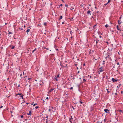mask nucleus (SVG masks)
Masks as SVG:
<instances>
[{"label": "nucleus", "mask_w": 123, "mask_h": 123, "mask_svg": "<svg viewBox=\"0 0 123 123\" xmlns=\"http://www.w3.org/2000/svg\"><path fill=\"white\" fill-rule=\"evenodd\" d=\"M64 22H62V24H64Z\"/></svg>", "instance_id": "c03bdc74"}, {"label": "nucleus", "mask_w": 123, "mask_h": 123, "mask_svg": "<svg viewBox=\"0 0 123 123\" xmlns=\"http://www.w3.org/2000/svg\"><path fill=\"white\" fill-rule=\"evenodd\" d=\"M30 29H28L26 31V32L28 33L30 31Z\"/></svg>", "instance_id": "0eeeda50"}, {"label": "nucleus", "mask_w": 123, "mask_h": 123, "mask_svg": "<svg viewBox=\"0 0 123 123\" xmlns=\"http://www.w3.org/2000/svg\"><path fill=\"white\" fill-rule=\"evenodd\" d=\"M3 107L2 106H1V107H0V108H2Z\"/></svg>", "instance_id": "2f4dec72"}, {"label": "nucleus", "mask_w": 123, "mask_h": 123, "mask_svg": "<svg viewBox=\"0 0 123 123\" xmlns=\"http://www.w3.org/2000/svg\"><path fill=\"white\" fill-rule=\"evenodd\" d=\"M105 26V27H106L107 28V27H108V25H106Z\"/></svg>", "instance_id": "2eb2a0df"}, {"label": "nucleus", "mask_w": 123, "mask_h": 123, "mask_svg": "<svg viewBox=\"0 0 123 123\" xmlns=\"http://www.w3.org/2000/svg\"><path fill=\"white\" fill-rule=\"evenodd\" d=\"M85 64H83V65L84 66H85Z\"/></svg>", "instance_id": "864d4df0"}, {"label": "nucleus", "mask_w": 123, "mask_h": 123, "mask_svg": "<svg viewBox=\"0 0 123 123\" xmlns=\"http://www.w3.org/2000/svg\"><path fill=\"white\" fill-rule=\"evenodd\" d=\"M17 95H21V94H20V93H18V94Z\"/></svg>", "instance_id": "c85d7f7f"}, {"label": "nucleus", "mask_w": 123, "mask_h": 123, "mask_svg": "<svg viewBox=\"0 0 123 123\" xmlns=\"http://www.w3.org/2000/svg\"><path fill=\"white\" fill-rule=\"evenodd\" d=\"M72 108H73L74 109V108H73V107H72Z\"/></svg>", "instance_id": "5fc2aeb1"}, {"label": "nucleus", "mask_w": 123, "mask_h": 123, "mask_svg": "<svg viewBox=\"0 0 123 123\" xmlns=\"http://www.w3.org/2000/svg\"><path fill=\"white\" fill-rule=\"evenodd\" d=\"M91 11H87V13L88 14H90V15H91V14L90 13Z\"/></svg>", "instance_id": "20e7f679"}, {"label": "nucleus", "mask_w": 123, "mask_h": 123, "mask_svg": "<svg viewBox=\"0 0 123 123\" xmlns=\"http://www.w3.org/2000/svg\"><path fill=\"white\" fill-rule=\"evenodd\" d=\"M72 19L73 18L71 19V20H72Z\"/></svg>", "instance_id": "338daca9"}, {"label": "nucleus", "mask_w": 123, "mask_h": 123, "mask_svg": "<svg viewBox=\"0 0 123 123\" xmlns=\"http://www.w3.org/2000/svg\"><path fill=\"white\" fill-rule=\"evenodd\" d=\"M106 90H107V92L109 93V91H108V90H108V89H106Z\"/></svg>", "instance_id": "412c9836"}, {"label": "nucleus", "mask_w": 123, "mask_h": 123, "mask_svg": "<svg viewBox=\"0 0 123 123\" xmlns=\"http://www.w3.org/2000/svg\"><path fill=\"white\" fill-rule=\"evenodd\" d=\"M8 36L10 37H11V35H10V34H9L8 35Z\"/></svg>", "instance_id": "72a5a7b5"}, {"label": "nucleus", "mask_w": 123, "mask_h": 123, "mask_svg": "<svg viewBox=\"0 0 123 123\" xmlns=\"http://www.w3.org/2000/svg\"><path fill=\"white\" fill-rule=\"evenodd\" d=\"M72 8H71L70 9L71 10H72L73 9H74V8L72 7Z\"/></svg>", "instance_id": "c756f323"}, {"label": "nucleus", "mask_w": 123, "mask_h": 123, "mask_svg": "<svg viewBox=\"0 0 123 123\" xmlns=\"http://www.w3.org/2000/svg\"><path fill=\"white\" fill-rule=\"evenodd\" d=\"M23 117V116L22 115L21 116V117L22 118Z\"/></svg>", "instance_id": "37998d69"}, {"label": "nucleus", "mask_w": 123, "mask_h": 123, "mask_svg": "<svg viewBox=\"0 0 123 123\" xmlns=\"http://www.w3.org/2000/svg\"><path fill=\"white\" fill-rule=\"evenodd\" d=\"M117 65H119V62H117Z\"/></svg>", "instance_id": "f704fd0d"}, {"label": "nucleus", "mask_w": 123, "mask_h": 123, "mask_svg": "<svg viewBox=\"0 0 123 123\" xmlns=\"http://www.w3.org/2000/svg\"><path fill=\"white\" fill-rule=\"evenodd\" d=\"M35 51V50H34H34H33V51Z\"/></svg>", "instance_id": "4d7b16f0"}, {"label": "nucleus", "mask_w": 123, "mask_h": 123, "mask_svg": "<svg viewBox=\"0 0 123 123\" xmlns=\"http://www.w3.org/2000/svg\"><path fill=\"white\" fill-rule=\"evenodd\" d=\"M31 111H29V113L28 114V115H30L31 114Z\"/></svg>", "instance_id": "9d476101"}, {"label": "nucleus", "mask_w": 123, "mask_h": 123, "mask_svg": "<svg viewBox=\"0 0 123 123\" xmlns=\"http://www.w3.org/2000/svg\"><path fill=\"white\" fill-rule=\"evenodd\" d=\"M54 89H51L49 91V92H51Z\"/></svg>", "instance_id": "6e6552de"}, {"label": "nucleus", "mask_w": 123, "mask_h": 123, "mask_svg": "<svg viewBox=\"0 0 123 123\" xmlns=\"http://www.w3.org/2000/svg\"><path fill=\"white\" fill-rule=\"evenodd\" d=\"M96 26V25H94V27H93V28H95Z\"/></svg>", "instance_id": "cd10ccee"}, {"label": "nucleus", "mask_w": 123, "mask_h": 123, "mask_svg": "<svg viewBox=\"0 0 123 123\" xmlns=\"http://www.w3.org/2000/svg\"><path fill=\"white\" fill-rule=\"evenodd\" d=\"M115 94H116H116H117V93H116Z\"/></svg>", "instance_id": "69168bd1"}, {"label": "nucleus", "mask_w": 123, "mask_h": 123, "mask_svg": "<svg viewBox=\"0 0 123 123\" xmlns=\"http://www.w3.org/2000/svg\"><path fill=\"white\" fill-rule=\"evenodd\" d=\"M47 49L48 50L49 49Z\"/></svg>", "instance_id": "774afa93"}, {"label": "nucleus", "mask_w": 123, "mask_h": 123, "mask_svg": "<svg viewBox=\"0 0 123 123\" xmlns=\"http://www.w3.org/2000/svg\"><path fill=\"white\" fill-rule=\"evenodd\" d=\"M72 119V116L71 117V118H70L69 119H70V121L71 122H72L71 121V119Z\"/></svg>", "instance_id": "ddd939ff"}, {"label": "nucleus", "mask_w": 123, "mask_h": 123, "mask_svg": "<svg viewBox=\"0 0 123 123\" xmlns=\"http://www.w3.org/2000/svg\"><path fill=\"white\" fill-rule=\"evenodd\" d=\"M108 4H107V3H106V4H105V6L106 5H107Z\"/></svg>", "instance_id": "79ce46f5"}, {"label": "nucleus", "mask_w": 123, "mask_h": 123, "mask_svg": "<svg viewBox=\"0 0 123 123\" xmlns=\"http://www.w3.org/2000/svg\"><path fill=\"white\" fill-rule=\"evenodd\" d=\"M23 95H21V98H22V99H23Z\"/></svg>", "instance_id": "f3484780"}, {"label": "nucleus", "mask_w": 123, "mask_h": 123, "mask_svg": "<svg viewBox=\"0 0 123 123\" xmlns=\"http://www.w3.org/2000/svg\"><path fill=\"white\" fill-rule=\"evenodd\" d=\"M46 99H48V97H47L46 98Z\"/></svg>", "instance_id": "58836bf2"}, {"label": "nucleus", "mask_w": 123, "mask_h": 123, "mask_svg": "<svg viewBox=\"0 0 123 123\" xmlns=\"http://www.w3.org/2000/svg\"><path fill=\"white\" fill-rule=\"evenodd\" d=\"M46 118H48V117L47 116H46Z\"/></svg>", "instance_id": "ea45409f"}, {"label": "nucleus", "mask_w": 123, "mask_h": 123, "mask_svg": "<svg viewBox=\"0 0 123 123\" xmlns=\"http://www.w3.org/2000/svg\"><path fill=\"white\" fill-rule=\"evenodd\" d=\"M79 72H80V71H78V73H79Z\"/></svg>", "instance_id": "a18cd8bd"}, {"label": "nucleus", "mask_w": 123, "mask_h": 123, "mask_svg": "<svg viewBox=\"0 0 123 123\" xmlns=\"http://www.w3.org/2000/svg\"><path fill=\"white\" fill-rule=\"evenodd\" d=\"M35 51V50H34H34H33V51Z\"/></svg>", "instance_id": "6e6d98bb"}, {"label": "nucleus", "mask_w": 123, "mask_h": 123, "mask_svg": "<svg viewBox=\"0 0 123 123\" xmlns=\"http://www.w3.org/2000/svg\"><path fill=\"white\" fill-rule=\"evenodd\" d=\"M14 47H15L14 46H13L11 48L12 49H13L14 48Z\"/></svg>", "instance_id": "a211bd4d"}, {"label": "nucleus", "mask_w": 123, "mask_h": 123, "mask_svg": "<svg viewBox=\"0 0 123 123\" xmlns=\"http://www.w3.org/2000/svg\"><path fill=\"white\" fill-rule=\"evenodd\" d=\"M59 77V75H57V77H57V78H58Z\"/></svg>", "instance_id": "4be33fe9"}, {"label": "nucleus", "mask_w": 123, "mask_h": 123, "mask_svg": "<svg viewBox=\"0 0 123 123\" xmlns=\"http://www.w3.org/2000/svg\"><path fill=\"white\" fill-rule=\"evenodd\" d=\"M38 107H38V106H36L35 107V108H36V109H37L38 108Z\"/></svg>", "instance_id": "6ab92c4d"}, {"label": "nucleus", "mask_w": 123, "mask_h": 123, "mask_svg": "<svg viewBox=\"0 0 123 123\" xmlns=\"http://www.w3.org/2000/svg\"><path fill=\"white\" fill-rule=\"evenodd\" d=\"M121 16H122L121 15V17L119 18L120 19H121Z\"/></svg>", "instance_id": "4c0bfd02"}, {"label": "nucleus", "mask_w": 123, "mask_h": 123, "mask_svg": "<svg viewBox=\"0 0 123 123\" xmlns=\"http://www.w3.org/2000/svg\"><path fill=\"white\" fill-rule=\"evenodd\" d=\"M80 103L81 104H82V102L80 101Z\"/></svg>", "instance_id": "c9c22d12"}, {"label": "nucleus", "mask_w": 123, "mask_h": 123, "mask_svg": "<svg viewBox=\"0 0 123 123\" xmlns=\"http://www.w3.org/2000/svg\"><path fill=\"white\" fill-rule=\"evenodd\" d=\"M62 18V16H61L60 17V18L59 19H61Z\"/></svg>", "instance_id": "f8f14e48"}, {"label": "nucleus", "mask_w": 123, "mask_h": 123, "mask_svg": "<svg viewBox=\"0 0 123 123\" xmlns=\"http://www.w3.org/2000/svg\"><path fill=\"white\" fill-rule=\"evenodd\" d=\"M34 52V51H32V53H33V52Z\"/></svg>", "instance_id": "e2e57ef3"}, {"label": "nucleus", "mask_w": 123, "mask_h": 123, "mask_svg": "<svg viewBox=\"0 0 123 123\" xmlns=\"http://www.w3.org/2000/svg\"><path fill=\"white\" fill-rule=\"evenodd\" d=\"M98 43V42L97 41L96 42V43Z\"/></svg>", "instance_id": "0e129e2a"}, {"label": "nucleus", "mask_w": 123, "mask_h": 123, "mask_svg": "<svg viewBox=\"0 0 123 123\" xmlns=\"http://www.w3.org/2000/svg\"><path fill=\"white\" fill-rule=\"evenodd\" d=\"M11 113H12V111H11Z\"/></svg>", "instance_id": "8fccbe9b"}, {"label": "nucleus", "mask_w": 123, "mask_h": 123, "mask_svg": "<svg viewBox=\"0 0 123 123\" xmlns=\"http://www.w3.org/2000/svg\"><path fill=\"white\" fill-rule=\"evenodd\" d=\"M36 49H34V50L35 51L36 50Z\"/></svg>", "instance_id": "603ef678"}, {"label": "nucleus", "mask_w": 123, "mask_h": 123, "mask_svg": "<svg viewBox=\"0 0 123 123\" xmlns=\"http://www.w3.org/2000/svg\"><path fill=\"white\" fill-rule=\"evenodd\" d=\"M117 29L119 31H121V30H120V29H119V28H118V25H117Z\"/></svg>", "instance_id": "1a4fd4ad"}, {"label": "nucleus", "mask_w": 123, "mask_h": 123, "mask_svg": "<svg viewBox=\"0 0 123 123\" xmlns=\"http://www.w3.org/2000/svg\"><path fill=\"white\" fill-rule=\"evenodd\" d=\"M83 80L84 81H86V80H85V79H84Z\"/></svg>", "instance_id": "e433bc0d"}, {"label": "nucleus", "mask_w": 123, "mask_h": 123, "mask_svg": "<svg viewBox=\"0 0 123 123\" xmlns=\"http://www.w3.org/2000/svg\"><path fill=\"white\" fill-rule=\"evenodd\" d=\"M23 74H24V72H23Z\"/></svg>", "instance_id": "bf43d9fd"}, {"label": "nucleus", "mask_w": 123, "mask_h": 123, "mask_svg": "<svg viewBox=\"0 0 123 123\" xmlns=\"http://www.w3.org/2000/svg\"><path fill=\"white\" fill-rule=\"evenodd\" d=\"M110 0H109L107 2V4H108V3L110 2Z\"/></svg>", "instance_id": "b1692460"}, {"label": "nucleus", "mask_w": 123, "mask_h": 123, "mask_svg": "<svg viewBox=\"0 0 123 123\" xmlns=\"http://www.w3.org/2000/svg\"><path fill=\"white\" fill-rule=\"evenodd\" d=\"M112 80L113 82H115L117 81L118 80H116L114 78H113L112 79Z\"/></svg>", "instance_id": "7ed1b4c3"}, {"label": "nucleus", "mask_w": 123, "mask_h": 123, "mask_svg": "<svg viewBox=\"0 0 123 123\" xmlns=\"http://www.w3.org/2000/svg\"><path fill=\"white\" fill-rule=\"evenodd\" d=\"M52 109H53L54 108H55V107H52Z\"/></svg>", "instance_id": "a19ab883"}, {"label": "nucleus", "mask_w": 123, "mask_h": 123, "mask_svg": "<svg viewBox=\"0 0 123 123\" xmlns=\"http://www.w3.org/2000/svg\"><path fill=\"white\" fill-rule=\"evenodd\" d=\"M55 80H56V81H57V79L56 78V77L54 79Z\"/></svg>", "instance_id": "dca6fc26"}, {"label": "nucleus", "mask_w": 123, "mask_h": 123, "mask_svg": "<svg viewBox=\"0 0 123 123\" xmlns=\"http://www.w3.org/2000/svg\"><path fill=\"white\" fill-rule=\"evenodd\" d=\"M70 38H71V39H72V37H71Z\"/></svg>", "instance_id": "3c124183"}, {"label": "nucleus", "mask_w": 123, "mask_h": 123, "mask_svg": "<svg viewBox=\"0 0 123 123\" xmlns=\"http://www.w3.org/2000/svg\"><path fill=\"white\" fill-rule=\"evenodd\" d=\"M120 20H118V24H121V22H120Z\"/></svg>", "instance_id": "9b49d317"}, {"label": "nucleus", "mask_w": 123, "mask_h": 123, "mask_svg": "<svg viewBox=\"0 0 123 123\" xmlns=\"http://www.w3.org/2000/svg\"><path fill=\"white\" fill-rule=\"evenodd\" d=\"M121 93H123V91H122L121 92Z\"/></svg>", "instance_id": "09e8293b"}, {"label": "nucleus", "mask_w": 123, "mask_h": 123, "mask_svg": "<svg viewBox=\"0 0 123 123\" xmlns=\"http://www.w3.org/2000/svg\"><path fill=\"white\" fill-rule=\"evenodd\" d=\"M49 111L50 112L51 111H53V112H54V111L52 109H49Z\"/></svg>", "instance_id": "423d86ee"}, {"label": "nucleus", "mask_w": 123, "mask_h": 123, "mask_svg": "<svg viewBox=\"0 0 123 123\" xmlns=\"http://www.w3.org/2000/svg\"><path fill=\"white\" fill-rule=\"evenodd\" d=\"M96 57H94L93 58V59H94V60L95 59V58H96Z\"/></svg>", "instance_id": "bb28decb"}, {"label": "nucleus", "mask_w": 123, "mask_h": 123, "mask_svg": "<svg viewBox=\"0 0 123 123\" xmlns=\"http://www.w3.org/2000/svg\"><path fill=\"white\" fill-rule=\"evenodd\" d=\"M103 67H101L100 68H99L98 72H103Z\"/></svg>", "instance_id": "f03ea898"}, {"label": "nucleus", "mask_w": 123, "mask_h": 123, "mask_svg": "<svg viewBox=\"0 0 123 123\" xmlns=\"http://www.w3.org/2000/svg\"><path fill=\"white\" fill-rule=\"evenodd\" d=\"M100 59V57L99 56H97L96 57V58L95 59V60H94V61L95 62L98 61Z\"/></svg>", "instance_id": "f257e3e1"}, {"label": "nucleus", "mask_w": 123, "mask_h": 123, "mask_svg": "<svg viewBox=\"0 0 123 123\" xmlns=\"http://www.w3.org/2000/svg\"><path fill=\"white\" fill-rule=\"evenodd\" d=\"M65 6L66 7V10H67V8L68 7V5L67 4H66L65 5Z\"/></svg>", "instance_id": "4468645a"}, {"label": "nucleus", "mask_w": 123, "mask_h": 123, "mask_svg": "<svg viewBox=\"0 0 123 123\" xmlns=\"http://www.w3.org/2000/svg\"><path fill=\"white\" fill-rule=\"evenodd\" d=\"M71 31H70V33H71Z\"/></svg>", "instance_id": "13d9d810"}, {"label": "nucleus", "mask_w": 123, "mask_h": 123, "mask_svg": "<svg viewBox=\"0 0 123 123\" xmlns=\"http://www.w3.org/2000/svg\"><path fill=\"white\" fill-rule=\"evenodd\" d=\"M99 37H100V38H101V36H99Z\"/></svg>", "instance_id": "de8ad7c7"}, {"label": "nucleus", "mask_w": 123, "mask_h": 123, "mask_svg": "<svg viewBox=\"0 0 123 123\" xmlns=\"http://www.w3.org/2000/svg\"><path fill=\"white\" fill-rule=\"evenodd\" d=\"M104 110L105 112L106 113H107L108 111V110L107 109H104Z\"/></svg>", "instance_id": "39448f33"}, {"label": "nucleus", "mask_w": 123, "mask_h": 123, "mask_svg": "<svg viewBox=\"0 0 123 123\" xmlns=\"http://www.w3.org/2000/svg\"><path fill=\"white\" fill-rule=\"evenodd\" d=\"M62 6V4H61L60 5V6Z\"/></svg>", "instance_id": "7c9ffc66"}, {"label": "nucleus", "mask_w": 123, "mask_h": 123, "mask_svg": "<svg viewBox=\"0 0 123 123\" xmlns=\"http://www.w3.org/2000/svg\"><path fill=\"white\" fill-rule=\"evenodd\" d=\"M37 105V104H34V105H33V106H35V105Z\"/></svg>", "instance_id": "393cba45"}, {"label": "nucleus", "mask_w": 123, "mask_h": 123, "mask_svg": "<svg viewBox=\"0 0 123 123\" xmlns=\"http://www.w3.org/2000/svg\"><path fill=\"white\" fill-rule=\"evenodd\" d=\"M62 1H63V0H62Z\"/></svg>", "instance_id": "052dcab7"}, {"label": "nucleus", "mask_w": 123, "mask_h": 123, "mask_svg": "<svg viewBox=\"0 0 123 123\" xmlns=\"http://www.w3.org/2000/svg\"><path fill=\"white\" fill-rule=\"evenodd\" d=\"M70 89L71 90H72L73 89V87H71L70 88Z\"/></svg>", "instance_id": "a878e982"}, {"label": "nucleus", "mask_w": 123, "mask_h": 123, "mask_svg": "<svg viewBox=\"0 0 123 123\" xmlns=\"http://www.w3.org/2000/svg\"><path fill=\"white\" fill-rule=\"evenodd\" d=\"M46 24V23H44V25H45Z\"/></svg>", "instance_id": "aec40b11"}, {"label": "nucleus", "mask_w": 123, "mask_h": 123, "mask_svg": "<svg viewBox=\"0 0 123 123\" xmlns=\"http://www.w3.org/2000/svg\"><path fill=\"white\" fill-rule=\"evenodd\" d=\"M28 79L29 80H31V79H30V78H28Z\"/></svg>", "instance_id": "49530a36"}, {"label": "nucleus", "mask_w": 123, "mask_h": 123, "mask_svg": "<svg viewBox=\"0 0 123 123\" xmlns=\"http://www.w3.org/2000/svg\"><path fill=\"white\" fill-rule=\"evenodd\" d=\"M12 32H9V33H8V34H12Z\"/></svg>", "instance_id": "5701e85b"}, {"label": "nucleus", "mask_w": 123, "mask_h": 123, "mask_svg": "<svg viewBox=\"0 0 123 123\" xmlns=\"http://www.w3.org/2000/svg\"><path fill=\"white\" fill-rule=\"evenodd\" d=\"M119 111L120 112H122V111L121 110H120Z\"/></svg>", "instance_id": "473e14b6"}, {"label": "nucleus", "mask_w": 123, "mask_h": 123, "mask_svg": "<svg viewBox=\"0 0 123 123\" xmlns=\"http://www.w3.org/2000/svg\"><path fill=\"white\" fill-rule=\"evenodd\" d=\"M12 116H13L12 115Z\"/></svg>", "instance_id": "680f3d73"}]
</instances>
